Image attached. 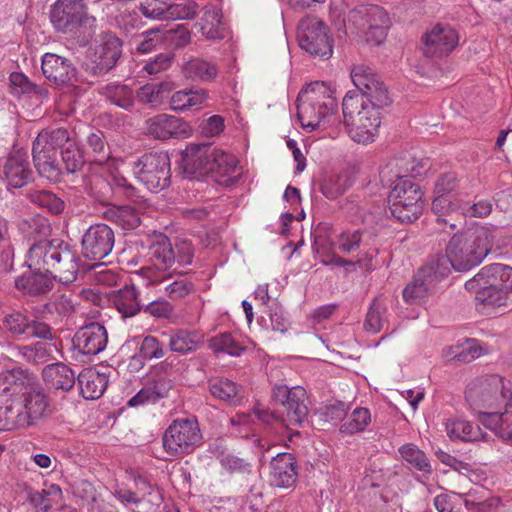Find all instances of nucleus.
Listing matches in <instances>:
<instances>
[{"instance_id":"f257e3e1","label":"nucleus","mask_w":512,"mask_h":512,"mask_svg":"<svg viewBox=\"0 0 512 512\" xmlns=\"http://www.w3.org/2000/svg\"><path fill=\"white\" fill-rule=\"evenodd\" d=\"M146 257L149 267L159 272L152 281L164 284L168 298L179 300L194 291V283L186 277L187 271L180 270L190 265L194 257L189 241L180 240L172 244L167 236L160 234L148 246Z\"/></svg>"},{"instance_id":"f03ea898","label":"nucleus","mask_w":512,"mask_h":512,"mask_svg":"<svg viewBox=\"0 0 512 512\" xmlns=\"http://www.w3.org/2000/svg\"><path fill=\"white\" fill-rule=\"evenodd\" d=\"M465 289L484 306L504 307L512 292V268L501 263L486 265L466 281Z\"/></svg>"},{"instance_id":"7ed1b4c3","label":"nucleus","mask_w":512,"mask_h":512,"mask_svg":"<svg viewBox=\"0 0 512 512\" xmlns=\"http://www.w3.org/2000/svg\"><path fill=\"white\" fill-rule=\"evenodd\" d=\"M494 235L486 226H479L467 232L454 235L446 248V254L453 268L465 272L479 265L493 247Z\"/></svg>"},{"instance_id":"20e7f679","label":"nucleus","mask_w":512,"mask_h":512,"mask_svg":"<svg viewBox=\"0 0 512 512\" xmlns=\"http://www.w3.org/2000/svg\"><path fill=\"white\" fill-rule=\"evenodd\" d=\"M50 22L57 32L77 37L83 44L93 38L97 26L84 0H57L50 9Z\"/></svg>"},{"instance_id":"39448f33","label":"nucleus","mask_w":512,"mask_h":512,"mask_svg":"<svg viewBox=\"0 0 512 512\" xmlns=\"http://www.w3.org/2000/svg\"><path fill=\"white\" fill-rule=\"evenodd\" d=\"M334 91L323 82L311 83L297 98V117L305 129L316 130L337 109Z\"/></svg>"},{"instance_id":"423d86ee","label":"nucleus","mask_w":512,"mask_h":512,"mask_svg":"<svg viewBox=\"0 0 512 512\" xmlns=\"http://www.w3.org/2000/svg\"><path fill=\"white\" fill-rule=\"evenodd\" d=\"M344 124L353 141L368 144L374 141L381 124V113L369 107L363 97L347 92L342 102Z\"/></svg>"},{"instance_id":"0eeeda50","label":"nucleus","mask_w":512,"mask_h":512,"mask_svg":"<svg viewBox=\"0 0 512 512\" xmlns=\"http://www.w3.org/2000/svg\"><path fill=\"white\" fill-rule=\"evenodd\" d=\"M466 401L483 417L482 409L507 405L512 398L511 388L497 374L485 375L472 380L465 391Z\"/></svg>"},{"instance_id":"6e6552de","label":"nucleus","mask_w":512,"mask_h":512,"mask_svg":"<svg viewBox=\"0 0 512 512\" xmlns=\"http://www.w3.org/2000/svg\"><path fill=\"white\" fill-rule=\"evenodd\" d=\"M202 443L203 436L199 423L194 418L172 421L162 437L163 449L171 457L190 454Z\"/></svg>"},{"instance_id":"1a4fd4ad","label":"nucleus","mask_w":512,"mask_h":512,"mask_svg":"<svg viewBox=\"0 0 512 512\" xmlns=\"http://www.w3.org/2000/svg\"><path fill=\"white\" fill-rule=\"evenodd\" d=\"M133 174L149 191L159 192L170 184V159L166 152L142 155L133 165Z\"/></svg>"},{"instance_id":"9d476101","label":"nucleus","mask_w":512,"mask_h":512,"mask_svg":"<svg viewBox=\"0 0 512 512\" xmlns=\"http://www.w3.org/2000/svg\"><path fill=\"white\" fill-rule=\"evenodd\" d=\"M349 21L365 35L366 41L380 45L387 37L390 18L378 5H362L349 13Z\"/></svg>"},{"instance_id":"9b49d317","label":"nucleus","mask_w":512,"mask_h":512,"mask_svg":"<svg viewBox=\"0 0 512 512\" xmlns=\"http://www.w3.org/2000/svg\"><path fill=\"white\" fill-rule=\"evenodd\" d=\"M272 399L283 407L281 423L285 426H301L308 416V397L301 386L288 387L275 384L272 388Z\"/></svg>"},{"instance_id":"f8f14e48","label":"nucleus","mask_w":512,"mask_h":512,"mask_svg":"<svg viewBox=\"0 0 512 512\" xmlns=\"http://www.w3.org/2000/svg\"><path fill=\"white\" fill-rule=\"evenodd\" d=\"M300 47L311 56L329 59L333 53V40L327 26L318 18L307 16L298 24Z\"/></svg>"},{"instance_id":"ddd939ff","label":"nucleus","mask_w":512,"mask_h":512,"mask_svg":"<svg viewBox=\"0 0 512 512\" xmlns=\"http://www.w3.org/2000/svg\"><path fill=\"white\" fill-rule=\"evenodd\" d=\"M351 78L358 92L351 91L363 100L369 107L378 110L389 105L390 98L386 86L371 68L360 65L353 68Z\"/></svg>"},{"instance_id":"4468645a","label":"nucleus","mask_w":512,"mask_h":512,"mask_svg":"<svg viewBox=\"0 0 512 512\" xmlns=\"http://www.w3.org/2000/svg\"><path fill=\"white\" fill-rule=\"evenodd\" d=\"M351 78L358 92L351 91L363 100L369 107L378 110L389 105L390 98L386 86L371 68L360 65L353 68Z\"/></svg>"},{"instance_id":"2eb2a0df","label":"nucleus","mask_w":512,"mask_h":512,"mask_svg":"<svg viewBox=\"0 0 512 512\" xmlns=\"http://www.w3.org/2000/svg\"><path fill=\"white\" fill-rule=\"evenodd\" d=\"M217 157V147L212 143H190L182 154L184 175L189 179H200L210 175Z\"/></svg>"},{"instance_id":"dca6fc26","label":"nucleus","mask_w":512,"mask_h":512,"mask_svg":"<svg viewBox=\"0 0 512 512\" xmlns=\"http://www.w3.org/2000/svg\"><path fill=\"white\" fill-rule=\"evenodd\" d=\"M2 327L15 339H54V333L50 325L30 318L20 311H13L5 315L2 319Z\"/></svg>"},{"instance_id":"f3484780","label":"nucleus","mask_w":512,"mask_h":512,"mask_svg":"<svg viewBox=\"0 0 512 512\" xmlns=\"http://www.w3.org/2000/svg\"><path fill=\"white\" fill-rule=\"evenodd\" d=\"M114 243L111 227L104 223L91 225L82 236V254L87 259L100 261L112 252Z\"/></svg>"},{"instance_id":"a211bd4d","label":"nucleus","mask_w":512,"mask_h":512,"mask_svg":"<svg viewBox=\"0 0 512 512\" xmlns=\"http://www.w3.org/2000/svg\"><path fill=\"white\" fill-rule=\"evenodd\" d=\"M145 133L158 140L183 139L191 135L192 128L181 118L158 114L145 121Z\"/></svg>"},{"instance_id":"6ab92c4d","label":"nucleus","mask_w":512,"mask_h":512,"mask_svg":"<svg viewBox=\"0 0 512 512\" xmlns=\"http://www.w3.org/2000/svg\"><path fill=\"white\" fill-rule=\"evenodd\" d=\"M423 173V165L417 162L409 154L388 159L380 167L379 177L382 185L392 186L397 180H405L408 177L420 176Z\"/></svg>"},{"instance_id":"aec40b11","label":"nucleus","mask_w":512,"mask_h":512,"mask_svg":"<svg viewBox=\"0 0 512 512\" xmlns=\"http://www.w3.org/2000/svg\"><path fill=\"white\" fill-rule=\"evenodd\" d=\"M459 41L455 29L448 25L437 24L425 34L423 54L426 57L447 56Z\"/></svg>"},{"instance_id":"412c9836","label":"nucleus","mask_w":512,"mask_h":512,"mask_svg":"<svg viewBox=\"0 0 512 512\" xmlns=\"http://www.w3.org/2000/svg\"><path fill=\"white\" fill-rule=\"evenodd\" d=\"M21 398L19 403L29 427L36 426L51 415L50 398L39 385L34 384L29 390L23 391Z\"/></svg>"},{"instance_id":"4be33fe9","label":"nucleus","mask_w":512,"mask_h":512,"mask_svg":"<svg viewBox=\"0 0 512 512\" xmlns=\"http://www.w3.org/2000/svg\"><path fill=\"white\" fill-rule=\"evenodd\" d=\"M62 240H40L35 242L28 252V266L31 270L44 271L50 273L59 257L62 246L65 245Z\"/></svg>"},{"instance_id":"5701e85b","label":"nucleus","mask_w":512,"mask_h":512,"mask_svg":"<svg viewBox=\"0 0 512 512\" xmlns=\"http://www.w3.org/2000/svg\"><path fill=\"white\" fill-rule=\"evenodd\" d=\"M108 341L106 328L97 322L81 327L73 337V346L79 353L95 356L102 352Z\"/></svg>"},{"instance_id":"b1692460","label":"nucleus","mask_w":512,"mask_h":512,"mask_svg":"<svg viewBox=\"0 0 512 512\" xmlns=\"http://www.w3.org/2000/svg\"><path fill=\"white\" fill-rule=\"evenodd\" d=\"M121 53V40L110 32L102 33L100 43L94 53V74H104L110 71L116 65Z\"/></svg>"},{"instance_id":"393cba45","label":"nucleus","mask_w":512,"mask_h":512,"mask_svg":"<svg viewBox=\"0 0 512 512\" xmlns=\"http://www.w3.org/2000/svg\"><path fill=\"white\" fill-rule=\"evenodd\" d=\"M198 4L194 1L180 0L162 6H153V3L141 5L140 10L147 18L161 20L193 19L198 14Z\"/></svg>"},{"instance_id":"a878e982","label":"nucleus","mask_w":512,"mask_h":512,"mask_svg":"<svg viewBox=\"0 0 512 512\" xmlns=\"http://www.w3.org/2000/svg\"><path fill=\"white\" fill-rule=\"evenodd\" d=\"M3 173L9 187L18 189L27 185L32 179L27 153L21 149L9 153Z\"/></svg>"},{"instance_id":"bb28decb","label":"nucleus","mask_w":512,"mask_h":512,"mask_svg":"<svg viewBox=\"0 0 512 512\" xmlns=\"http://www.w3.org/2000/svg\"><path fill=\"white\" fill-rule=\"evenodd\" d=\"M41 68L45 78L57 86L70 84L76 76L71 61L54 53L42 56Z\"/></svg>"},{"instance_id":"cd10ccee","label":"nucleus","mask_w":512,"mask_h":512,"mask_svg":"<svg viewBox=\"0 0 512 512\" xmlns=\"http://www.w3.org/2000/svg\"><path fill=\"white\" fill-rule=\"evenodd\" d=\"M297 479L296 462L290 453H278L270 463L269 483L277 488H289Z\"/></svg>"},{"instance_id":"c85d7f7f","label":"nucleus","mask_w":512,"mask_h":512,"mask_svg":"<svg viewBox=\"0 0 512 512\" xmlns=\"http://www.w3.org/2000/svg\"><path fill=\"white\" fill-rule=\"evenodd\" d=\"M210 175L220 185L230 186L234 184L241 175L238 159L217 147V157H215V164Z\"/></svg>"},{"instance_id":"c756f323","label":"nucleus","mask_w":512,"mask_h":512,"mask_svg":"<svg viewBox=\"0 0 512 512\" xmlns=\"http://www.w3.org/2000/svg\"><path fill=\"white\" fill-rule=\"evenodd\" d=\"M195 27L209 40H222L228 35L227 28L222 21L221 9L211 4L204 7V14Z\"/></svg>"},{"instance_id":"7c9ffc66","label":"nucleus","mask_w":512,"mask_h":512,"mask_svg":"<svg viewBox=\"0 0 512 512\" xmlns=\"http://www.w3.org/2000/svg\"><path fill=\"white\" fill-rule=\"evenodd\" d=\"M42 378L50 389L64 392L70 391L76 380L74 371L59 361L46 365L42 370Z\"/></svg>"},{"instance_id":"2f4dec72","label":"nucleus","mask_w":512,"mask_h":512,"mask_svg":"<svg viewBox=\"0 0 512 512\" xmlns=\"http://www.w3.org/2000/svg\"><path fill=\"white\" fill-rule=\"evenodd\" d=\"M57 259V263H55L49 274L63 284L74 282L77 279L80 267L79 263L81 260L79 256L70 249L68 244H65L62 246L61 253Z\"/></svg>"},{"instance_id":"473e14b6","label":"nucleus","mask_w":512,"mask_h":512,"mask_svg":"<svg viewBox=\"0 0 512 512\" xmlns=\"http://www.w3.org/2000/svg\"><path fill=\"white\" fill-rule=\"evenodd\" d=\"M28 345L19 346V354L28 363L39 365L57 360L60 354L57 343L53 340H42Z\"/></svg>"},{"instance_id":"72a5a7b5","label":"nucleus","mask_w":512,"mask_h":512,"mask_svg":"<svg viewBox=\"0 0 512 512\" xmlns=\"http://www.w3.org/2000/svg\"><path fill=\"white\" fill-rule=\"evenodd\" d=\"M111 302L123 318L134 317L143 308L140 294L134 285H126L117 291H113Z\"/></svg>"},{"instance_id":"f704fd0d","label":"nucleus","mask_w":512,"mask_h":512,"mask_svg":"<svg viewBox=\"0 0 512 512\" xmlns=\"http://www.w3.org/2000/svg\"><path fill=\"white\" fill-rule=\"evenodd\" d=\"M453 263L447 254H437L428 258L426 263L418 270L420 279L428 282L434 289L443 279L448 277Z\"/></svg>"},{"instance_id":"c9c22d12","label":"nucleus","mask_w":512,"mask_h":512,"mask_svg":"<svg viewBox=\"0 0 512 512\" xmlns=\"http://www.w3.org/2000/svg\"><path fill=\"white\" fill-rule=\"evenodd\" d=\"M80 393L85 399L100 398L108 385V377L94 368L83 369L77 377Z\"/></svg>"},{"instance_id":"e433bc0d","label":"nucleus","mask_w":512,"mask_h":512,"mask_svg":"<svg viewBox=\"0 0 512 512\" xmlns=\"http://www.w3.org/2000/svg\"><path fill=\"white\" fill-rule=\"evenodd\" d=\"M34 167L42 178L51 182H58L62 175L57 154L32 145Z\"/></svg>"},{"instance_id":"4c0bfd02","label":"nucleus","mask_w":512,"mask_h":512,"mask_svg":"<svg viewBox=\"0 0 512 512\" xmlns=\"http://www.w3.org/2000/svg\"><path fill=\"white\" fill-rule=\"evenodd\" d=\"M35 383L33 373L22 368H13L0 373V391L6 394H16L29 390Z\"/></svg>"},{"instance_id":"58836bf2","label":"nucleus","mask_w":512,"mask_h":512,"mask_svg":"<svg viewBox=\"0 0 512 512\" xmlns=\"http://www.w3.org/2000/svg\"><path fill=\"white\" fill-rule=\"evenodd\" d=\"M44 271L31 270L17 278H15V287L24 294L31 296H40L48 293L53 282Z\"/></svg>"},{"instance_id":"ea45409f","label":"nucleus","mask_w":512,"mask_h":512,"mask_svg":"<svg viewBox=\"0 0 512 512\" xmlns=\"http://www.w3.org/2000/svg\"><path fill=\"white\" fill-rule=\"evenodd\" d=\"M102 217L123 230L135 229L141 223L138 211L130 205H107L102 212Z\"/></svg>"},{"instance_id":"a19ab883","label":"nucleus","mask_w":512,"mask_h":512,"mask_svg":"<svg viewBox=\"0 0 512 512\" xmlns=\"http://www.w3.org/2000/svg\"><path fill=\"white\" fill-rule=\"evenodd\" d=\"M72 141H74L72 132L68 129L62 127L48 128L38 133L33 145L57 154L59 149L62 151Z\"/></svg>"},{"instance_id":"79ce46f5","label":"nucleus","mask_w":512,"mask_h":512,"mask_svg":"<svg viewBox=\"0 0 512 512\" xmlns=\"http://www.w3.org/2000/svg\"><path fill=\"white\" fill-rule=\"evenodd\" d=\"M211 395L230 405H236L243 397L242 387L227 378H214L209 381Z\"/></svg>"},{"instance_id":"37998d69","label":"nucleus","mask_w":512,"mask_h":512,"mask_svg":"<svg viewBox=\"0 0 512 512\" xmlns=\"http://www.w3.org/2000/svg\"><path fill=\"white\" fill-rule=\"evenodd\" d=\"M207 99L208 93L203 88L183 89L173 93L170 106L174 111H185L202 105Z\"/></svg>"},{"instance_id":"c03bdc74","label":"nucleus","mask_w":512,"mask_h":512,"mask_svg":"<svg viewBox=\"0 0 512 512\" xmlns=\"http://www.w3.org/2000/svg\"><path fill=\"white\" fill-rule=\"evenodd\" d=\"M187 79L200 82H212L218 73L217 67L204 59L191 58L182 67Z\"/></svg>"},{"instance_id":"a18cd8bd","label":"nucleus","mask_w":512,"mask_h":512,"mask_svg":"<svg viewBox=\"0 0 512 512\" xmlns=\"http://www.w3.org/2000/svg\"><path fill=\"white\" fill-rule=\"evenodd\" d=\"M503 413H483L482 423L504 440L512 441V410L508 404Z\"/></svg>"},{"instance_id":"49530a36","label":"nucleus","mask_w":512,"mask_h":512,"mask_svg":"<svg viewBox=\"0 0 512 512\" xmlns=\"http://www.w3.org/2000/svg\"><path fill=\"white\" fill-rule=\"evenodd\" d=\"M446 431L451 439L464 442H474L485 438L478 425L462 419L449 420L446 423Z\"/></svg>"},{"instance_id":"de8ad7c7","label":"nucleus","mask_w":512,"mask_h":512,"mask_svg":"<svg viewBox=\"0 0 512 512\" xmlns=\"http://www.w3.org/2000/svg\"><path fill=\"white\" fill-rule=\"evenodd\" d=\"M30 428L20 403L11 401L0 407V430L12 431Z\"/></svg>"},{"instance_id":"09e8293b","label":"nucleus","mask_w":512,"mask_h":512,"mask_svg":"<svg viewBox=\"0 0 512 512\" xmlns=\"http://www.w3.org/2000/svg\"><path fill=\"white\" fill-rule=\"evenodd\" d=\"M171 389V382L166 379H159L142 388L135 396L128 401V406L135 407L146 402H156L168 395Z\"/></svg>"},{"instance_id":"8fccbe9b","label":"nucleus","mask_w":512,"mask_h":512,"mask_svg":"<svg viewBox=\"0 0 512 512\" xmlns=\"http://www.w3.org/2000/svg\"><path fill=\"white\" fill-rule=\"evenodd\" d=\"M101 94L112 104L130 110L134 106L135 95L128 85L110 83L102 87Z\"/></svg>"},{"instance_id":"3c124183","label":"nucleus","mask_w":512,"mask_h":512,"mask_svg":"<svg viewBox=\"0 0 512 512\" xmlns=\"http://www.w3.org/2000/svg\"><path fill=\"white\" fill-rule=\"evenodd\" d=\"M86 149L92 163L103 165L111 158L110 148L102 131L97 130L88 135Z\"/></svg>"},{"instance_id":"603ef678","label":"nucleus","mask_w":512,"mask_h":512,"mask_svg":"<svg viewBox=\"0 0 512 512\" xmlns=\"http://www.w3.org/2000/svg\"><path fill=\"white\" fill-rule=\"evenodd\" d=\"M420 187L409 179L401 180L391 189L388 196L389 205L410 202L409 199H422Z\"/></svg>"},{"instance_id":"864d4df0","label":"nucleus","mask_w":512,"mask_h":512,"mask_svg":"<svg viewBox=\"0 0 512 512\" xmlns=\"http://www.w3.org/2000/svg\"><path fill=\"white\" fill-rule=\"evenodd\" d=\"M209 347L214 353H225L230 356H240L246 350V347L228 332L212 337L209 340Z\"/></svg>"},{"instance_id":"5fc2aeb1","label":"nucleus","mask_w":512,"mask_h":512,"mask_svg":"<svg viewBox=\"0 0 512 512\" xmlns=\"http://www.w3.org/2000/svg\"><path fill=\"white\" fill-rule=\"evenodd\" d=\"M165 34H163L162 26L148 29L141 33L136 41V51L140 54H147L165 43Z\"/></svg>"},{"instance_id":"6e6d98bb","label":"nucleus","mask_w":512,"mask_h":512,"mask_svg":"<svg viewBox=\"0 0 512 512\" xmlns=\"http://www.w3.org/2000/svg\"><path fill=\"white\" fill-rule=\"evenodd\" d=\"M410 202L389 205L391 214L400 222L411 223L419 218L423 210V201L409 199Z\"/></svg>"},{"instance_id":"4d7b16f0","label":"nucleus","mask_w":512,"mask_h":512,"mask_svg":"<svg viewBox=\"0 0 512 512\" xmlns=\"http://www.w3.org/2000/svg\"><path fill=\"white\" fill-rule=\"evenodd\" d=\"M29 199L32 203L55 215L60 214L64 210V201L51 191H33L29 194Z\"/></svg>"},{"instance_id":"13d9d810","label":"nucleus","mask_w":512,"mask_h":512,"mask_svg":"<svg viewBox=\"0 0 512 512\" xmlns=\"http://www.w3.org/2000/svg\"><path fill=\"white\" fill-rule=\"evenodd\" d=\"M351 182L346 175L326 176L320 184V191L330 200L341 196L349 187Z\"/></svg>"},{"instance_id":"bf43d9fd","label":"nucleus","mask_w":512,"mask_h":512,"mask_svg":"<svg viewBox=\"0 0 512 512\" xmlns=\"http://www.w3.org/2000/svg\"><path fill=\"white\" fill-rule=\"evenodd\" d=\"M399 453L402 458L415 469L424 473H431V465L425 453L414 444L409 443L401 446L399 448Z\"/></svg>"},{"instance_id":"052dcab7","label":"nucleus","mask_w":512,"mask_h":512,"mask_svg":"<svg viewBox=\"0 0 512 512\" xmlns=\"http://www.w3.org/2000/svg\"><path fill=\"white\" fill-rule=\"evenodd\" d=\"M169 348L171 351L179 354L192 352L197 347L195 334L186 330H176L169 337Z\"/></svg>"},{"instance_id":"680f3d73","label":"nucleus","mask_w":512,"mask_h":512,"mask_svg":"<svg viewBox=\"0 0 512 512\" xmlns=\"http://www.w3.org/2000/svg\"><path fill=\"white\" fill-rule=\"evenodd\" d=\"M386 306L384 303L378 299H375L366 315L364 327L366 331L372 333H378L382 330L384 324L386 323L385 313Z\"/></svg>"},{"instance_id":"e2e57ef3","label":"nucleus","mask_w":512,"mask_h":512,"mask_svg":"<svg viewBox=\"0 0 512 512\" xmlns=\"http://www.w3.org/2000/svg\"><path fill=\"white\" fill-rule=\"evenodd\" d=\"M433 290L434 288L428 285V282L420 279V275L417 273L414 280L404 288L403 298L408 303H418Z\"/></svg>"},{"instance_id":"0e129e2a","label":"nucleus","mask_w":512,"mask_h":512,"mask_svg":"<svg viewBox=\"0 0 512 512\" xmlns=\"http://www.w3.org/2000/svg\"><path fill=\"white\" fill-rule=\"evenodd\" d=\"M371 421L370 411L367 408H356L350 416V420L342 424L340 432L343 434H355L363 431Z\"/></svg>"},{"instance_id":"69168bd1","label":"nucleus","mask_w":512,"mask_h":512,"mask_svg":"<svg viewBox=\"0 0 512 512\" xmlns=\"http://www.w3.org/2000/svg\"><path fill=\"white\" fill-rule=\"evenodd\" d=\"M61 489L52 485L49 490L29 491L28 501L34 507L35 512H49L53 503L50 498L52 494H60Z\"/></svg>"},{"instance_id":"338daca9","label":"nucleus","mask_w":512,"mask_h":512,"mask_svg":"<svg viewBox=\"0 0 512 512\" xmlns=\"http://www.w3.org/2000/svg\"><path fill=\"white\" fill-rule=\"evenodd\" d=\"M61 156L63 165L68 173L79 171L85 163L84 157L77 147L75 140L61 151Z\"/></svg>"},{"instance_id":"774afa93","label":"nucleus","mask_w":512,"mask_h":512,"mask_svg":"<svg viewBox=\"0 0 512 512\" xmlns=\"http://www.w3.org/2000/svg\"><path fill=\"white\" fill-rule=\"evenodd\" d=\"M162 28L165 42H169L174 48H183L191 42V33L183 24H176L171 28L162 25Z\"/></svg>"}]
</instances>
